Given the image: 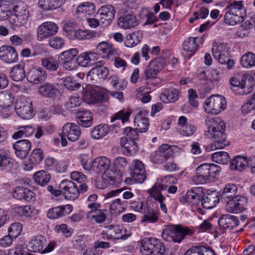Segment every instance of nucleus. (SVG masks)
<instances>
[{
    "label": "nucleus",
    "mask_w": 255,
    "mask_h": 255,
    "mask_svg": "<svg viewBox=\"0 0 255 255\" xmlns=\"http://www.w3.org/2000/svg\"><path fill=\"white\" fill-rule=\"evenodd\" d=\"M207 130L204 132L205 136L214 140L211 144L212 149L224 148L230 144L225 133L226 125L219 118H209L206 121Z\"/></svg>",
    "instance_id": "nucleus-1"
},
{
    "label": "nucleus",
    "mask_w": 255,
    "mask_h": 255,
    "mask_svg": "<svg viewBox=\"0 0 255 255\" xmlns=\"http://www.w3.org/2000/svg\"><path fill=\"white\" fill-rule=\"evenodd\" d=\"M194 232L190 228L180 225L164 226L161 236L167 242L180 243L187 236L193 235Z\"/></svg>",
    "instance_id": "nucleus-2"
},
{
    "label": "nucleus",
    "mask_w": 255,
    "mask_h": 255,
    "mask_svg": "<svg viewBox=\"0 0 255 255\" xmlns=\"http://www.w3.org/2000/svg\"><path fill=\"white\" fill-rule=\"evenodd\" d=\"M166 63L164 58L158 57L150 61L144 72L145 83L155 86L160 83V79L157 77L164 67Z\"/></svg>",
    "instance_id": "nucleus-3"
},
{
    "label": "nucleus",
    "mask_w": 255,
    "mask_h": 255,
    "mask_svg": "<svg viewBox=\"0 0 255 255\" xmlns=\"http://www.w3.org/2000/svg\"><path fill=\"white\" fill-rule=\"evenodd\" d=\"M12 12L13 14L9 19L12 28H19L27 23L29 17V11L26 4L23 2L18 3L13 5Z\"/></svg>",
    "instance_id": "nucleus-4"
},
{
    "label": "nucleus",
    "mask_w": 255,
    "mask_h": 255,
    "mask_svg": "<svg viewBox=\"0 0 255 255\" xmlns=\"http://www.w3.org/2000/svg\"><path fill=\"white\" fill-rule=\"evenodd\" d=\"M221 169L219 166L213 163H204L198 166L194 180L197 184L206 183L210 178L219 174Z\"/></svg>",
    "instance_id": "nucleus-5"
},
{
    "label": "nucleus",
    "mask_w": 255,
    "mask_h": 255,
    "mask_svg": "<svg viewBox=\"0 0 255 255\" xmlns=\"http://www.w3.org/2000/svg\"><path fill=\"white\" fill-rule=\"evenodd\" d=\"M140 251L142 255H164V244L155 238H146L141 243Z\"/></svg>",
    "instance_id": "nucleus-6"
},
{
    "label": "nucleus",
    "mask_w": 255,
    "mask_h": 255,
    "mask_svg": "<svg viewBox=\"0 0 255 255\" xmlns=\"http://www.w3.org/2000/svg\"><path fill=\"white\" fill-rule=\"evenodd\" d=\"M46 239L42 235H38L33 237L30 240L27 245L28 250L34 253L46 254L52 252L56 246V243L50 241L46 247Z\"/></svg>",
    "instance_id": "nucleus-7"
},
{
    "label": "nucleus",
    "mask_w": 255,
    "mask_h": 255,
    "mask_svg": "<svg viewBox=\"0 0 255 255\" xmlns=\"http://www.w3.org/2000/svg\"><path fill=\"white\" fill-rule=\"evenodd\" d=\"M230 83L232 86L237 88L239 94L247 95L253 90L255 82L251 75L245 74L240 77L231 78Z\"/></svg>",
    "instance_id": "nucleus-8"
},
{
    "label": "nucleus",
    "mask_w": 255,
    "mask_h": 255,
    "mask_svg": "<svg viewBox=\"0 0 255 255\" xmlns=\"http://www.w3.org/2000/svg\"><path fill=\"white\" fill-rule=\"evenodd\" d=\"M227 106L225 98L221 95H212L204 103L205 112L208 114L217 115L224 111Z\"/></svg>",
    "instance_id": "nucleus-9"
},
{
    "label": "nucleus",
    "mask_w": 255,
    "mask_h": 255,
    "mask_svg": "<svg viewBox=\"0 0 255 255\" xmlns=\"http://www.w3.org/2000/svg\"><path fill=\"white\" fill-rule=\"evenodd\" d=\"M176 147L163 144L150 155L151 161L155 164H161L173 156V152Z\"/></svg>",
    "instance_id": "nucleus-10"
},
{
    "label": "nucleus",
    "mask_w": 255,
    "mask_h": 255,
    "mask_svg": "<svg viewBox=\"0 0 255 255\" xmlns=\"http://www.w3.org/2000/svg\"><path fill=\"white\" fill-rule=\"evenodd\" d=\"M14 109L17 115L22 119H30L33 116L32 102L25 97H20L16 100Z\"/></svg>",
    "instance_id": "nucleus-11"
},
{
    "label": "nucleus",
    "mask_w": 255,
    "mask_h": 255,
    "mask_svg": "<svg viewBox=\"0 0 255 255\" xmlns=\"http://www.w3.org/2000/svg\"><path fill=\"white\" fill-rule=\"evenodd\" d=\"M127 230L120 225H110L106 226L101 233L103 239L119 240L127 239L128 236L126 235Z\"/></svg>",
    "instance_id": "nucleus-12"
},
{
    "label": "nucleus",
    "mask_w": 255,
    "mask_h": 255,
    "mask_svg": "<svg viewBox=\"0 0 255 255\" xmlns=\"http://www.w3.org/2000/svg\"><path fill=\"white\" fill-rule=\"evenodd\" d=\"M59 188L67 199L75 200L81 193L80 188L75 182L69 180H62L59 185Z\"/></svg>",
    "instance_id": "nucleus-13"
},
{
    "label": "nucleus",
    "mask_w": 255,
    "mask_h": 255,
    "mask_svg": "<svg viewBox=\"0 0 255 255\" xmlns=\"http://www.w3.org/2000/svg\"><path fill=\"white\" fill-rule=\"evenodd\" d=\"M78 50L72 48L62 52L59 55L60 62L63 67L69 71H72L76 67V56Z\"/></svg>",
    "instance_id": "nucleus-14"
},
{
    "label": "nucleus",
    "mask_w": 255,
    "mask_h": 255,
    "mask_svg": "<svg viewBox=\"0 0 255 255\" xmlns=\"http://www.w3.org/2000/svg\"><path fill=\"white\" fill-rule=\"evenodd\" d=\"M58 30V25L51 21H46L40 24L37 30V39L42 41L55 35Z\"/></svg>",
    "instance_id": "nucleus-15"
},
{
    "label": "nucleus",
    "mask_w": 255,
    "mask_h": 255,
    "mask_svg": "<svg viewBox=\"0 0 255 255\" xmlns=\"http://www.w3.org/2000/svg\"><path fill=\"white\" fill-rule=\"evenodd\" d=\"M226 210L230 213H237L244 211L248 203V199L241 196H236L226 200Z\"/></svg>",
    "instance_id": "nucleus-16"
},
{
    "label": "nucleus",
    "mask_w": 255,
    "mask_h": 255,
    "mask_svg": "<svg viewBox=\"0 0 255 255\" xmlns=\"http://www.w3.org/2000/svg\"><path fill=\"white\" fill-rule=\"evenodd\" d=\"M177 183V180L173 176H165L161 178L159 182H156L147 191L148 193L162 194V191L166 190L168 187Z\"/></svg>",
    "instance_id": "nucleus-17"
},
{
    "label": "nucleus",
    "mask_w": 255,
    "mask_h": 255,
    "mask_svg": "<svg viewBox=\"0 0 255 255\" xmlns=\"http://www.w3.org/2000/svg\"><path fill=\"white\" fill-rule=\"evenodd\" d=\"M111 166V161L106 156H100L93 160V171L97 174H107Z\"/></svg>",
    "instance_id": "nucleus-18"
},
{
    "label": "nucleus",
    "mask_w": 255,
    "mask_h": 255,
    "mask_svg": "<svg viewBox=\"0 0 255 255\" xmlns=\"http://www.w3.org/2000/svg\"><path fill=\"white\" fill-rule=\"evenodd\" d=\"M201 191L198 188L188 190L185 196L180 198V201L184 205H197L201 202L202 198Z\"/></svg>",
    "instance_id": "nucleus-19"
},
{
    "label": "nucleus",
    "mask_w": 255,
    "mask_h": 255,
    "mask_svg": "<svg viewBox=\"0 0 255 255\" xmlns=\"http://www.w3.org/2000/svg\"><path fill=\"white\" fill-rule=\"evenodd\" d=\"M62 133L69 140L75 142L78 140L81 134L80 128L75 123H67L64 125Z\"/></svg>",
    "instance_id": "nucleus-20"
},
{
    "label": "nucleus",
    "mask_w": 255,
    "mask_h": 255,
    "mask_svg": "<svg viewBox=\"0 0 255 255\" xmlns=\"http://www.w3.org/2000/svg\"><path fill=\"white\" fill-rule=\"evenodd\" d=\"M115 9L112 5L102 6L98 10L100 21L105 26L109 25L114 18Z\"/></svg>",
    "instance_id": "nucleus-21"
},
{
    "label": "nucleus",
    "mask_w": 255,
    "mask_h": 255,
    "mask_svg": "<svg viewBox=\"0 0 255 255\" xmlns=\"http://www.w3.org/2000/svg\"><path fill=\"white\" fill-rule=\"evenodd\" d=\"M46 78V72L41 67L30 69L26 75L28 81L34 84H38L43 82Z\"/></svg>",
    "instance_id": "nucleus-22"
},
{
    "label": "nucleus",
    "mask_w": 255,
    "mask_h": 255,
    "mask_svg": "<svg viewBox=\"0 0 255 255\" xmlns=\"http://www.w3.org/2000/svg\"><path fill=\"white\" fill-rule=\"evenodd\" d=\"M0 59L7 63H14L18 60V54L13 47L3 45L0 47Z\"/></svg>",
    "instance_id": "nucleus-23"
},
{
    "label": "nucleus",
    "mask_w": 255,
    "mask_h": 255,
    "mask_svg": "<svg viewBox=\"0 0 255 255\" xmlns=\"http://www.w3.org/2000/svg\"><path fill=\"white\" fill-rule=\"evenodd\" d=\"M73 211V206L70 204L59 206L49 209L47 216L50 219H56L70 214Z\"/></svg>",
    "instance_id": "nucleus-24"
},
{
    "label": "nucleus",
    "mask_w": 255,
    "mask_h": 255,
    "mask_svg": "<svg viewBox=\"0 0 255 255\" xmlns=\"http://www.w3.org/2000/svg\"><path fill=\"white\" fill-rule=\"evenodd\" d=\"M31 147V142L27 139L18 140L13 144L16 156L20 159L24 158L28 155Z\"/></svg>",
    "instance_id": "nucleus-25"
},
{
    "label": "nucleus",
    "mask_w": 255,
    "mask_h": 255,
    "mask_svg": "<svg viewBox=\"0 0 255 255\" xmlns=\"http://www.w3.org/2000/svg\"><path fill=\"white\" fill-rule=\"evenodd\" d=\"M118 25L124 29L133 28L138 25V21L135 15L128 13L120 16L117 20Z\"/></svg>",
    "instance_id": "nucleus-26"
},
{
    "label": "nucleus",
    "mask_w": 255,
    "mask_h": 255,
    "mask_svg": "<svg viewBox=\"0 0 255 255\" xmlns=\"http://www.w3.org/2000/svg\"><path fill=\"white\" fill-rule=\"evenodd\" d=\"M178 131L182 135L189 136L193 135L196 131V127L188 123L187 119L185 116H180L178 121Z\"/></svg>",
    "instance_id": "nucleus-27"
},
{
    "label": "nucleus",
    "mask_w": 255,
    "mask_h": 255,
    "mask_svg": "<svg viewBox=\"0 0 255 255\" xmlns=\"http://www.w3.org/2000/svg\"><path fill=\"white\" fill-rule=\"evenodd\" d=\"M11 196L16 200L28 201L33 197V193L26 187L18 186L12 189Z\"/></svg>",
    "instance_id": "nucleus-28"
},
{
    "label": "nucleus",
    "mask_w": 255,
    "mask_h": 255,
    "mask_svg": "<svg viewBox=\"0 0 255 255\" xmlns=\"http://www.w3.org/2000/svg\"><path fill=\"white\" fill-rule=\"evenodd\" d=\"M109 74L108 69L103 66H96L92 69L87 75L88 80L91 82L99 79H105Z\"/></svg>",
    "instance_id": "nucleus-29"
},
{
    "label": "nucleus",
    "mask_w": 255,
    "mask_h": 255,
    "mask_svg": "<svg viewBox=\"0 0 255 255\" xmlns=\"http://www.w3.org/2000/svg\"><path fill=\"white\" fill-rule=\"evenodd\" d=\"M219 201L218 193L216 191H210L204 197H202L201 202L204 208L210 209L216 206Z\"/></svg>",
    "instance_id": "nucleus-30"
},
{
    "label": "nucleus",
    "mask_w": 255,
    "mask_h": 255,
    "mask_svg": "<svg viewBox=\"0 0 255 255\" xmlns=\"http://www.w3.org/2000/svg\"><path fill=\"white\" fill-rule=\"evenodd\" d=\"M106 211L105 210L98 209L92 210L88 211L86 215V218L90 222L97 224L103 223L106 219Z\"/></svg>",
    "instance_id": "nucleus-31"
},
{
    "label": "nucleus",
    "mask_w": 255,
    "mask_h": 255,
    "mask_svg": "<svg viewBox=\"0 0 255 255\" xmlns=\"http://www.w3.org/2000/svg\"><path fill=\"white\" fill-rule=\"evenodd\" d=\"M70 178L72 181H76L79 184L81 193H85L88 190L87 183L88 180L87 177L82 172L73 171L70 174Z\"/></svg>",
    "instance_id": "nucleus-32"
},
{
    "label": "nucleus",
    "mask_w": 255,
    "mask_h": 255,
    "mask_svg": "<svg viewBox=\"0 0 255 255\" xmlns=\"http://www.w3.org/2000/svg\"><path fill=\"white\" fill-rule=\"evenodd\" d=\"M225 10L239 15L244 18L246 16V8L244 6V1L242 0H235L229 2L225 7Z\"/></svg>",
    "instance_id": "nucleus-33"
},
{
    "label": "nucleus",
    "mask_w": 255,
    "mask_h": 255,
    "mask_svg": "<svg viewBox=\"0 0 255 255\" xmlns=\"http://www.w3.org/2000/svg\"><path fill=\"white\" fill-rule=\"evenodd\" d=\"M218 223L222 228L232 229L238 225L239 221L236 216L227 214L222 215L219 219Z\"/></svg>",
    "instance_id": "nucleus-34"
},
{
    "label": "nucleus",
    "mask_w": 255,
    "mask_h": 255,
    "mask_svg": "<svg viewBox=\"0 0 255 255\" xmlns=\"http://www.w3.org/2000/svg\"><path fill=\"white\" fill-rule=\"evenodd\" d=\"M184 255H215V252L209 246H195L187 250Z\"/></svg>",
    "instance_id": "nucleus-35"
},
{
    "label": "nucleus",
    "mask_w": 255,
    "mask_h": 255,
    "mask_svg": "<svg viewBox=\"0 0 255 255\" xmlns=\"http://www.w3.org/2000/svg\"><path fill=\"white\" fill-rule=\"evenodd\" d=\"M120 144L123 148L124 153L126 155H132L138 151V146L135 141L127 140L125 138H121Z\"/></svg>",
    "instance_id": "nucleus-36"
},
{
    "label": "nucleus",
    "mask_w": 255,
    "mask_h": 255,
    "mask_svg": "<svg viewBox=\"0 0 255 255\" xmlns=\"http://www.w3.org/2000/svg\"><path fill=\"white\" fill-rule=\"evenodd\" d=\"M77 119L79 125L85 128L91 127L93 123L92 114L88 110L79 112Z\"/></svg>",
    "instance_id": "nucleus-37"
},
{
    "label": "nucleus",
    "mask_w": 255,
    "mask_h": 255,
    "mask_svg": "<svg viewBox=\"0 0 255 255\" xmlns=\"http://www.w3.org/2000/svg\"><path fill=\"white\" fill-rule=\"evenodd\" d=\"M58 89L50 83H45L38 88L39 94L44 97L53 98L56 94Z\"/></svg>",
    "instance_id": "nucleus-38"
},
{
    "label": "nucleus",
    "mask_w": 255,
    "mask_h": 255,
    "mask_svg": "<svg viewBox=\"0 0 255 255\" xmlns=\"http://www.w3.org/2000/svg\"><path fill=\"white\" fill-rule=\"evenodd\" d=\"M179 91L175 88L165 90L160 95V100L164 103H174L179 97Z\"/></svg>",
    "instance_id": "nucleus-39"
},
{
    "label": "nucleus",
    "mask_w": 255,
    "mask_h": 255,
    "mask_svg": "<svg viewBox=\"0 0 255 255\" xmlns=\"http://www.w3.org/2000/svg\"><path fill=\"white\" fill-rule=\"evenodd\" d=\"M134 124L137 126L136 129L140 132H146L149 125L148 118L145 117L141 112H139L135 116Z\"/></svg>",
    "instance_id": "nucleus-40"
},
{
    "label": "nucleus",
    "mask_w": 255,
    "mask_h": 255,
    "mask_svg": "<svg viewBox=\"0 0 255 255\" xmlns=\"http://www.w3.org/2000/svg\"><path fill=\"white\" fill-rule=\"evenodd\" d=\"M65 0H38V6L44 10L55 9L60 7Z\"/></svg>",
    "instance_id": "nucleus-41"
},
{
    "label": "nucleus",
    "mask_w": 255,
    "mask_h": 255,
    "mask_svg": "<svg viewBox=\"0 0 255 255\" xmlns=\"http://www.w3.org/2000/svg\"><path fill=\"white\" fill-rule=\"evenodd\" d=\"M142 37V33L140 31L129 33L126 36L125 44L128 47H133L141 42Z\"/></svg>",
    "instance_id": "nucleus-42"
},
{
    "label": "nucleus",
    "mask_w": 255,
    "mask_h": 255,
    "mask_svg": "<svg viewBox=\"0 0 255 255\" xmlns=\"http://www.w3.org/2000/svg\"><path fill=\"white\" fill-rule=\"evenodd\" d=\"M248 164L247 157L238 155L231 161L230 167L232 170L242 171L246 169Z\"/></svg>",
    "instance_id": "nucleus-43"
},
{
    "label": "nucleus",
    "mask_w": 255,
    "mask_h": 255,
    "mask_svg": "<svg viewBox=\"0 0 255 255\" xmlns=\"http://www.w3.org/2000/svg\"><path fill=\"white\" fill-rule=\"evenodd\" d=\"M95 11L96 7L93 3L85 2L77 6L75 14L78 15L81 14L91 15L94 14Z\"/></svg>",
    "instance_id": "nucleus-44"
},
{
    "label": "nucleus",
    "mask_w": 255,
    "mask_h": 255,
    "mask_svg": "<svg viewBox=\"0 0 255 255\" xmlns=\"http://www.w3.org/2000/svg\"><path fill=\"white\" fill-rule=\"evenodd\" d=\"M109 126L105 124L99 125L94 127L91 131L93 138L100 139L106 136L109 132Z\"/></svg>",
    "instance_id": "nucleus-45"
},
{
    "label": "nucleus",
    "mask_w": 255,
    "mask_h": 255,
    "mask_svg": "<svg viewBox=\"0 0 255 255\" xmlns=\"http://www.w3.org/2000/svg\"><path fill=\"white\" fill-rule=\"evenodd\" d=\"M13 211L20 217H32L37 213V210L29 205L17 206L13 208Z\"/></svg>",
    "instance_id": "nucleus-46"
},
{
    "label": "nucleus",
    "mask_w": 255,
    "mask_h": 255,
    "mask_svg": "<svg viewBox=\"0 0 255 255\" xmlns=\"http://www.w3.org/2000/svg\"><path fill=\"white\" fill-rule=\"evenodd\" d=\"M41 65L49 72L56 71L59 68L57 59L51 56H48L41 59Z\"/></svg>",
    "instance_id": "nucleus-47"
},
{
    "label": "nucleus",
    "mask_w": 255,
    "mask_h": 255,
    "mask_svg": "<svg viewBox=\"0 0 255 255\" xmlns=\"http://www.w3.org/2000/svg\"><path fill=\"white\" fill-rule=\"evenodd\" d=\"M51 178L50 174L44 170L35 172L33 175L34 181L37 184L43 186L46 185Z\"/></svg>",
    "instance_id": "nucleus-48"
},
{
    "label": "nucleus",
    "mask_w": 255,
    "mask_h": 255,
    "mask_svg": "<svg viewBox=\"0 0 255 255\" xmlns=\"http://www.w3.org/2000/svg\"><path fill=\"white\" fill-rule=\"evenodd\" d=\"M97 54L94 52H84L81 53L76 58V63L82 67H87L91 65V62L94 60L92 57L96 58Z\"/></svg>",
    "instance_id": "nucleus-49"
},
{
    "label": "nucleus",
    "mask_w": 255,
    "mask_h": 255,
    "mask_svg": "<svg viewBox=\"0 0 255 255\" xmlns=\"http://www.w3.org/2000/svg\"><path fill=\"white\" fill-rule=\"evenodd\" d=\"M101 32L96 31H90L89 30L78 29L75 31L74 36L78 40H85L93 37H99Z\"/></svg>",
    "instance_id": "nucleus-50"
},
{
    "label": "nucleus",
    "mask_w": 255,
    "mask_h": 255,
    "mask_svg": "<svg viewBox=\"0 0 255 255\" xmlns=\"http://www.w3.org/2000/svg\"><path fill=\"white\" fill-rule=\"evenodd\" d=\"M96 48L97 51L104 57L110 58L114 53L112 45L106 41L99 43Z\"/></svg>",
    "instance_id": "nucleus-51"
},
{
    "label": "nucleus",
    "mask_w": 255,
    "mask_h": 255,
    "mask_svg": "<svg viewBox=\"0 0 255 255\" xmlns=\"http://www.w3.org/2000/svg\"><path fill=\"white\" fill-rule=\"evenodd\" d=\"M10 77L15 81H22L26 76L24 66L16 65L12 68L10 72Z\"/></svg>",
    "instance_id": "nucleus-52"
},
{
    "label": "nucleus",
    "mask_w": 255,
    "mask_h": 255,
    "mask_svg": "<svg viewBox=\"0 0 255 255\" xmlns=\"http://www.w3.org/2000/svg\"><path fill=\"white\" fill-rule=\"evenodd\" d=\"M84 99L88 103H94L103 101L105 99V95L99 91L94 90L86 92Z\"/></svg>",
    "instance_id": "nucleus-53"
},
{
    "label": "nucleus",
    "mask_w": 255,
    "mask_h": 255,
    "mask_svg": "<svg viewBox=\"0 0 255 255\" xmlns=\"http://www.w3.org/2000/svg\"><path fill=\"white\" fill-rule=\"evenodd\" d=\"M197 38L189 37L185 40L183 44L184 51L189 53V56H192L198 49V45L196 42Z\"/></svg>",
    "instance_id": "nucleus-54"
},
{
    "label": "nucleus",
    "mask_w": 255,
    "mask_h": 255,
    "mask_svg": "<svg viewBox=\"0 0 255 255\" xmlns=\"http://www.w3.org/2000/svg\"><path fill=\"white\" fill-rule=\"evenodd\" d=\"M159 213L158 211H155L152 209H148L144 213L141 220V223H155L158 221Z\"/></svg>",
    "instance_id": "nucleus-55"
},
{
    "label": "nucleus",
    "mask_w": 255,
    "mask_h": 255,
    "mask_svg": "<svg viewBox=\"0 0 255 255\" xmlns=\"http://www.w3.org/2000/svg\"><path fill=\"white\" fill-rule=\"evenodd\" d=\"M244 17L227 10L224 15V22L228 25H235L244 21Z\"/></svg>",
    "instance_id": "nucleus-56"
},
{
    "label": "nucleus",
    "mask_w": 255,
    "mask_h": 255,
    "mask_svg": "<svg viewBox=\"0 0 255 255\" xmlns=\"http://www.w3.org/2000/svg\"><path fill=\"white\" fill-rule=\"evenodd\" d=\"M127 206V203L126 201L122 200L120 199L115 200L110 205V211L113 214H120L124 212Z\"/></svg>",
    "instance_id": "nucleus-57"
},
{
    "label": "nucleus",
    "mask_w": 255,
    "mask_h": 255,
    "mask_svg": "<svg viewBox=\"0 0 255 255\" xmlns=\"http://www.w3.org/2000/svg\"><path fill=\"white\" fill-rule=\"evenodd\" d=\"M106 174L107 180L111 185L118 186L122 182V175L120 172L111 169Z\"/></svg>",
    "instance_id": "nucleus-58"
},
{
    "label": "nucleus",
    "mask_w": 255,
    "mask_h": 255,
    "mask_svg": "<svg viewBox=\"0 0 255 255\" xmlns=\"http://www.w3.org/2000/svg\"><path fill=\"white\" fill-rule=\"evenodd\" d=\"M13 8V4H0V20H5L12 16Z\"/></svg>",
    "instance_id": "nucleus-59"
},
{
    "label": "nucleus",
    "mask_w": 255,
    "mask_h": 255,
    "mask_svg": "<svg viewBox=\"0 0 255 255\" xmlns=\"http://www.w3.org/2000/svg\"><path fill=\"white\" fill-rule=\"evenodd\" d=\"M241 64L247 68L255 66V54L251 52L246 53L242 56Z\"/></svg>",
    "instance_id": "nucleus-60"
},
{
    "label": "nucleus",
    "mask_w": 255,
    "mask_h": 255,
    "mask_svg": "<svg viewBox=\"0 0 255 255\" xmlns=\"http://www.w3.org/2000/svg\"><path fill=\"white\" fill-rule=\"evenodd\" d=\"M88 209L90 210L101 208V205L98 202V197L96 194L90 195L85 202Z\"/></svg>",
    "instance_id": "nucleus-61"
},
{
    "label": "nucleus",
    "mask_w": 255,
    "mask_h": 255,
    "mask_svg": "<svg viewBox=\"0 0 255 255\" xmlns=\"http://www.w3.org/2000/svg\"><path fill=\"white\" fill-rule=\"evenodd\" d=\"M229 154L225 151H218L212 155V159L213 161L225 164L228 163L229 160Z\"/></svg>",
    "instance_id": "nucleus-62"
},
{
    "label": "nucleus",
    "mask_w": 255,
    "mask_h": 255,
    "mask_svg": "<svg viewBox=\"0 0 255 255\" xmlns=\"http://www.w3.org/2000/svg\"><path fill=\"white\" fill-rule=\"evenodd\" d=\"M14 101L12 96L4 91L0 92V107L1 108H9Z\"/></svg>",
    "instance_id": "nucleus-63"
},
{
    "label": "nucleus",
    "mask_w": 255,
    "mask_h": 255,
    "mask_svg": "<svg viewBox=\"0 0 255 255\" xmlns=\"http://www.w3.org/2000/svg\"><path fill=\"white\" fill-rule=\"evenodd\" d=\"M228 51L227 45L224 43L215 42L212 47L213 54L214 57H219L222 54Z\"/></svg>",
    "instance_id": "nucleus-64"
}]
</instances>
